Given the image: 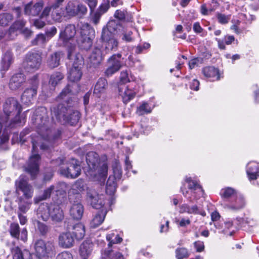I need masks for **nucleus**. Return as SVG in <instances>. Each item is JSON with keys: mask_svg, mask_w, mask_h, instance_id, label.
<instances>
[{"mask_svg": "<svg viewBox=\"0 0 259 259\" xmlns=\"http://www.w3.org/2000/svg\"><path fill=\"white\" fill-rule=\"evenodd\" d=\"M32 121L37 128L38 134L45 140L40 145V148L42 150H49L50 142L59 138L61 134V131L57 130L52 135L47 110L44 107H39L36 109L32 117Z\"/></svg>", "mask_w": 259, "mask_h": 259, "instance_id": "f257e3e1", "label": "nucleus"}, {"mask_svg": "<svg viewBox=\"0 0 259 259\" xmlns=\"http://www.w3.org/2000/svg\"><path fill=\"white\" fill-rule=\"evenodd\" d=\"M3 111L4 116H0V124L7 123L11 117L15 116L11 120L10 126L12 123H18L20 122V115L22 111V106L18 100L13 97L7 99L3 104ZM3 132H2V134Z\"/></svg>", "mask_w": 259, "mask_h": 259, "instance_id": "f03ea898", "label": "nucleus"}, {"mask_svg": "<svg viewBox=\"0 0 259 259\" xmlns=\"http://www.w3.org/2000/svg\"><path fill=\"white\" fill-rule=\"evenodd\" d=\"M38 215L39 220L35 221L34 223V225L37 227H47L40 222V219L47 221L50 215L53 221L57 222L61 221L64 218L63 210L58 205H53L51 207L47 204L40 205L38 209Z\"/></svg>", "mask_w": 259, "mask_h": 259, "instance_id": "7ed1b4c3", "label": "nucleus"}, {"mask_svg": "<svg viewBox=\"0 0 259 259\" xmlns=\"http://www.w3.org/2000/svg\"><path fill=\"white\" fill-rule=\"evenodd\" d=\"M74 48L75 47L73 46L68 50V59H72L73 57H74L72 66L68 71V78L72 82H77L80 80L82 75V68L83 66L84 61L80 54H74Z\"/></svg>", "mask_w": 259, "mask_h": 259, "instance_id": "20e7f679", "label": "nucleus"}, {"mask_svg": "<svg viewBox=\"0 0 259 259\" xmlns=\"http://www.w3.org/2000/svg\"><path fill=\"white\" fill-rule=\"evenodd\" d=\"M86 161L89 169L91 171H95L99 165L100 167L98 170V174L101 178V180L105 181L108 172V165L106 161L102 163L100 162L99 155L93 151L89 152L86 155Z\"/></svg>", "mask_w": 259, "mask_h": 259, "instance_id": "39448f33", "label": "nucleus"}, {"mask_svg": "<svg viewBox=\"0 0 259 259\" xmlns=\"http://www.w3.org/2000/svg\"><path fill=\"white\" fill-rule=\"evenodd\" d=\"M94 29L88 23H83L80 27V35L76 41L81 49L89 50L93 44V39L95 37Z\"/></svg>", "mask_w": 259, "mask_h": 259, "instance_id": "423d86ee", "label": "nucleus"}, {"mask_svg": "<svg viewBox=\"0 0 259 259\" xmlns=\"http://www.w3.org/2000/svg\"><path fill=\"white\" fill-rule=\"evenodd\" d=\"M42 54L37 51L28 53L23 62L24 68L28 72H34L38 70L42 62Z\"/></svg>", "mask_w": 259, "mask_h": 259, "instance_id": "0eeeda50", "label": "nucleus"}, {"mask_svg": "<svg viewBox=\"0 0 259 259\" xmlns=\"http://www.w3.org/2000/svg\"><path fill=\"white\" fill-rule=\"evenodd\" d=\"M65 16L74 17L76 15L82 16L87 13V7L77 1H70L65 7Z\"/></svg>", "mask_w": 259, "mask_h": 259, "instance_id": "6e6552de", "label": "nucleus"}, {"mask_svg": "<svg viewBox=\"0 0 259 259\" xmlns=\"http://www.w3.org/2000/svg\"><path fill=\"white\" fill-rule=\"evenodd\" d=\"M70 108V106L63 103L52 106L51 107L52 118H56L58 122L64 124L65 121L67 120V115L69 113Z\"/></svg>", "mask_w": 259, "mask_h": 259, "instance_id": "1a4fd4ad", "label": "nucleus"}, {"mask_svg": "<svg viewBox=\"0 0 259 259\" xmlns=\"http://www.w3.org/2000/svg\"><path fill=\"white\" fill-rule=\"evenodd\" d=\"M81 172V167L79 161L72 158L67 163L66 167H61L60 173L67 178L74 179L78 177Z\"/></svg>", "mask_w": 259, "mask_h": 259, "instance_id": "9d476101", "label": "nucleus"}, {"mask_svg": "<svg viewBox=\"0 0 259 259\" xmlns=\"http://www.w3.org/2000/svg\"><path fill=\"white\" fill-rule=\"evenodd\" d=\"M81 199H80L79 195H77L76 198L71 196L69 198V201L71 204L69 209L70 216L73 220L78 221L82 217L84 208L81 202Z\"/></svg>", "mask_w": 259, "mask_h": 259, "instance_id": "9b49d317", "label": "nucleus"}, {"mask_svg": "<svg viewBox=\"0 0 259 259\" xmlns=\"http://www.w3.org/2000/svg\"><path fill=\"white\" fill-rule=\"evenodd\" d=\"M15 187L18 194H19V192L21 191L25 199H29L32 197L33 188L24 177L21 176L15 181Z\"/></svg>", "mask_w": 259, "mask_h": 259, "instance_id": "f8f14e48", "label": "nucleus"}, {"mask_svg": "<svg viewBox=\"0 0 259 259\" xmlns=\"http://www.w3.org/2000/svg\"><path fill=\"white\" fill-rule=\"evenodd\" d=\"M121 56V54L118 53L113 55L108 59L107 68L105 71L106 76H111L120 70L122 67Z\"/></svg>", "mask_w": 259, "mask_h": 259, "instance_id": "ddd939ff", "label": "nucleus"}, {"mask_svg": "<svg viewBox=\"0 0 259 259\" xmlns=\"http://www.w3.org/2000/svg\"><path fill=\"white\" fill-rule=\"evenodd\" d=\"M40 161V156L34 153L32 154L27 162L25 170L31 175L32 179H34L38 173Z\"/></svg>", "mask_w": 259, "mask_h": 259, "instance_id": "4468645a", "label": "nucleus"}, {"mask_svg": "<svg viewBox=\"0 0 259 259\" xmlns=\"http://www.w3.org/2000/svg\"><path fill=\"white\" fill-rule=\"evenodd\" d=\"M36 256L40 257H45L53 250V245L50 242H45L42 240H38L34 244Z\"/></svg>", "mask_w": 259, "mask_h": 259, "instance_id": "2eb2a0df", "label": "nucleus"}, {"mask_svg": "<svg viewBox=\"0 0 259 259\" xmlns=\"http://www.w3.org/2000/svg\"><path fill=\"white\" fill-rule=\"evenodd\" d=\"M119 26L120 25L115 20L109 21L106 27H104L102 29V39L105 42L115 38L113 35Z\"/></svg>", "mask_w": 259, "mask_h": 259, "instance_id": "dca6fc26", "label": "nucleus"}, {"mask_svg": "<svg viewBox=\"0 0 259 259\" xmlns=\"http://www.w3.org/2000/svg\"><path fill=\"white\" fill-rule=\"evenodd\" d=\"M44 6V3L42 1H39L35 3L30 2L25 6L24 13L26 15L31 16L40 15L41 12L43 11Z\"/></svg>", "mask_w": 259, "mask_h": 259, "instance_id": "f3484780", "label": "nucleus"}, {"mask_svg": "<svg viewBox=\"0 0 259 259\" xmlns=\"http://www.w3.org/2000/svg\"><path fill=\"white\" fill-rule=\"evenodd\" d=\"M87 197L91 205L95 209H101L103 207L105 204L104 196L103 195H99L96 191H91L88 192Z\"/></svg>", "mask_w": 259, "mask_h": 259, "instance_id": "a211bd4d", "label": "nucleus"}, {"mask_svg": "<svg viewBox=\"0 0 259 259\" xmlns=\"http://www.w3.org/2000/svg\"><path fill=\"white\" fill-rule=\"evenodd\" d=\"M76 33V29L74 25H67L63 30H61L59 34V39L63 42L65 46H67L69 41L71 40Z\"/></svg>", "mask_w": 259, "mask_h": 259, "instance_id": "6ab92c4d", "label": "nucleus"}, {"mask_svg": "<svg viewBox=\"0 0 259 259\" xmlns=\"http://www.w3.org/2000/svg\"><path fill=\"white\" fill-rule=\"evenodd\" d=\"M25 81L26 77L23 73H16L11 77L9 87L12 91L18 90L23 87Z\"/></svg>", "mask_w": 259, "mask_h": 259, "instance_id": "aec40b11", "label": "nucleus"}, {"mask_svg": "<svg viewBox=\"0 0 259 259\" xmlns=\"http://www.w3.org/2000/svg\"><path fill=\"white\" fill-rule=\"evenodd\" d=\"M14 57L13 53L10 51H7L3 55L1 62V72L2 77H4L5 72L8 71L11 65L13 63Z\"/></svg>", "mask_w": 259, "mask_h": 259, "instance_id": "412c9836", "label": "nucleus"}, {"mask_svg": "<svg viewBox=\"0 0 259 259\" xmlns=\"http://www.w3.org/2000/svg\"><path fill=\"white\" fill-rule=\"evenodd\" d=\"M74 243V237L71 232V230H68L65 232H63L59 236V245L64 248H70L73 246Z\"/></svg>", "mask_w": 259, "mask_h": 259, "instance_id": "4be33fe9", "label": "nucleus"}, {"mask_svg": "<svg viewBox=\"0 0 259 259\" xmlns=\"http://www.w3.org/2000/svg\"><path fill=\"white\" fill-rule=\"evenodd\" d=\"M36 86L26 89L21 96V101L24 104L29 105L32 104L37 94Z\"/></svg>", "mask_w": 259, "mask_h": 259, "instance_id": "5701e85b", "label": "nucleus"}, {"mask_svg": "<svg viewBox=\"0 0 259 259\" xmlns=\"http://www.w3.org/2000/svg\"><path fill=\"white\" fill-rule=\"evenodd\" d=\"M85 186L84 182L81 179L77 180L72 186L71 189L68 192V197L73 196L74 198L77 197V195H79L80 199H81L80 192L84 191Z\"/></svg>", "mask_w": 259, "mask_h": 259, "instance_id": "b1692460", "label": "nucleus"}, {"mask_svg": "<svg viewBox=\"0 0 259 259\" xmlns=\"http://www.w3.org/2000/svg\"><path fill=\"white\" fill-rule=\"evenodd\" d=\"M93 247V243L89 240L84 241L81 244L79 252L82 259H90Z\"/></svg>", "mask_w": 259, "mask_h": 259, "instance_id": "393cba45", "label": "nucleus"}, {"mask_svg": "<svg viewBox=\"0 0 259 259\" xmlns=\"http://www.w3.org/2000/svg\"><path fill=\"white\" fill-rule=\"evenodd\" d=\"M62 53L61 52H55L49 55L47 60V64L49 68L54 69L60 65Z\"/></svg>", "mask_w": 259, "mask_h": 259, "instance_id": "a878e982", "label": "nucleus"}, {"mask_svg": "<svg viewBox=\"0 0 259 259\" xmlns=\"http://www.w3.org/2000/svg\"><path fill=\"white\" fill-rule=\"evenodd\" d=\"M246 172L250 180H255L259 177V166L255 162H250L246 167Z\"/></svg>", "mask_w": 259, "mask_h": 259, "instance_id": "bb28decb", "label": "nucleus"}, {"mask_svg": "<svg viewBox=\"0 0 259 259\" xmlns=\"http://www.w3.org/2000/svg\"><path fill=\"white\" fill-rule=\"evenodd\" d=\"M50 12L51 8L49 7H45L39 16V18L35 19L33 20V25L38 29L43 28L46 25V23L43 19L46 18Z\"/></svg>", "mask_w": 259, "mask_h": 259, "instance_id": "cd10ccee", "label": "nucleus"}, {"mask_svg": "<svg viewBox=\"0 0 259 259\" xmlns=\"http://www.w3.org/2000/svg\"><path fill=\"white\" fill-rule=\"evenodd\" d=\"M104 54L102 52L101 49L96 47L93 49L90 57V61L94 66L99 65L102 61Z\"/></svg>", "mask_w": 259, "mask_h": 259, "instance_id": "c85d7f7f", "label": "nucleus"}, {"mask_svg": "<svg viewBox=\"0 0 259 259\" xmlns=\"http://www.w3.org/2000/svg\"><path fill=\"white\" fill-rule=\"evenodd\" d=\"M245 205V201L243 196L241 194H237L228 207L232 210H237L244 207Z\"/></svg>", "mask_w": 259, "mask_h": 259, "instance_id": "c756f323", "label": "nucleus"}, {"mask_svg": "<svg viewBox=\"0 0 259 259\" xmlns=\"http://www.w3.org/2000/svg\"><path fill=\"white\" fill-rule=\"evenodd\" d=\"M108 87V82L107 80L103 77H100L95 85L94 94L97 96H99L102 93L105 92Z\"/></svg>", "mask_w": 259, "mask_h": 259, "instance_id": "7c9ffc66", "label": "nucleus"}, {"mask_svg": "<svg viewBox=\"0 0 259 259\" xmlns=\"http://www.w3.org/2000/svg\"><path fill=\"white\" fill-rule=\"evenodd\" d=\"M80 117V113L77 111L73 110L70 107L69 113L67 115V120L65 121L64 124L68 123L71 125H74L78 122Z\"/></svg>", "mask_w": 259, "mask_h": 259, "instance_id": "2f4dec72", "label": "nucleus"}, {"mask_svg": "<svg viewBox=\"0 0 259 259\" xmlns=\"http://www.w3.org/2000/svg\"><path fill=\"white\" fill-rule=\"evenodd\" d=\"M106 213V210L104 209L99 211L92 219L91 227H98L101 225L104 220Z\"/></svg>", "mask_w": 259, "mask_h": 259, "instance_id": "473e14b6", "label": "nucleus"}, {"mask_svg": "<svg viewBox=\"0 0 259 259\" xmlns=\"http://www.w3.org/2000/svg\"><path fill=\"white\" fill-rule=\"evenodd\" d=\"M185 181L189 184L188 187L191 190L192 193H198L199 196L203 194L201 187L196 182L193 181L190 177L186 178Z\"/></svg>", "mask_w": 259, "mask_h": 259, "instance_id": "72a5a7b5", "label": "nucleus"}, {"mask_svg": "<svg viewBox=\"0 0 259 259\" xmlns=\"http://www.w3.org/2000/svg\"><path fill=\"white\" fill-rule=\"evenodd\" d=\"M72 85L68 84L65 88L62 91L58 96V98L60 100H64L65 102H69L68 99L70 98V95L72 92Z\"/></svg>", "mask_w": 259, "mask_h": 259, "instance_id": "f704fd0d", "label": "nucleus"}, {"mask_svg": "<svg viewBox=\"0 0 259 259\" xmlns=\"http://www.w3.org/2000/svg\"><path fill=\"white\" fill-rule=\"evenodd\" d=\"M105 42L104 52L106 54L110 53L112 51H116L117 50L118 42L116 39H111L105 41Z\"/></svg>", "mask_w": 259, "mask_h": 259, "instance_id": "c9c22d12", "label": "nucleus"}, {"mask_svg": "<svg viewBox=\"0 0 259 259\" xmlns=\"http://www.w3.org/2000/svg\"><path fill=\"white\" fill-rule=\"evenodd\" d=\"M18 209L20 213H25L30 208L31 202L27 200L25 201L22 196H20L18 198Z\"/></svg>", "mask_w": 259, "mask_h": 259, "instance_id": "e433bc0d", "label": "nucleus"}, {"mask_svg": "<svg viewBox=\"0 0 259 259\" xmlns=\"http://www.w3.org/2000/svg\"><path fill=\"white\" fill-rule=\"evenodd\" d=\"M116 191L115 179L114 177L110 176L106 183V192L107 194L113 195Z\"/></svg>", "mask_w": 259, "mask_h": 259, "instance_id": "4c0bfd02", "label": "nucleus"}, {"mask_svg": "<svg viewBox=\"0 0 259 259\" xmlns=\"http://www.w3.org/2000/svg\"><path fill=\"white\" fill-rule=\"evenodd\" d=\"M49 7L50 8V7ZM51 16L52 20L55 22H61L63 16L62 10L59 7L52 6L51 7Z\"/></svg>", "mask_w": 259, "mask_h": 259, "instance_id": "58836bf2", "label": "nucleus"}, {"mask_svg": "<svg viewBox=\"0 0 259 259\" xmlns=\"http://www.w3.org/2000/svg\"><path fill=\"white\" fill-rule=\"evenodd\" d=\"M63 74L60 72H56L50 77L49 83L53 87H56L63 79Z\"/></svg>", "mask_w": 259, "mask_h": 259, "instance_id": "ea45409f", "label": "nucleus"}, {"mask_svg": "<svg viewBox=\"0 0 259 259\" xmlns=\"http://www.w3.org/2000/svg\"><path fill=\"white\" fill-rule=\"evenodd\" d=\"M180 212L196 214L198 212V207L196 205L190 206L187 204H183L180 206Z\"/></svg>", "mask_w": 259, "mask_h": 259, "instance_id": "a19ab883", "label": "nucleus"}, {"mask_svg": "<svg viewBox=\"0 0 259 259\" xmlns=\"http://www.w3.org/2000/svg\"><path fill=\"white\" fill-rule=\"evenodd\" d=\"M152 109L147 102H143L137 108V113L140 115L149 114L152 112Z\"/></svg>", "mask_w": 259, "mask_h": 259, "instance_id": "79ce46f5", "label": "nucleus"}, {"mask_svg": "<svg viewBox=\"0 0 259 259\" xmlns=\"http://www.w3.org/2000/svg\"><path fill=\"white\" fill-rule=\"evenodd\" d=\"M13 19V15L9 13L0 14V25L5 26L8 25Z\"/></svg>", "mask_w": 259, "mask_h": 259, "instance_id": "37998d69", "label": "nucleus"}, {"mask_svg": "<svg viewBox=\"0 0 259 259\" xmlns=\"http://www.w3.org/2000/svg\"><path fill=\"white\" fill-rule=\"evenodd\" d=\"M26 21L23 19L17 20L10 27L9 32L14 33L16 30L22 29L26 25Z\"/></svg>", "mask_w": 259, "mask_h": 259, "instance_id": "c03bdc74", "label": "nucleus"}, {"mask_svg": "<svg viewBox=\"0 0 259 259\" xmlns=\"http://www.w3.org/2000/svg\"><path fill=\"white\" fill-rule=\"evenodd\" d=\"M136 93L128 88L126 89L122 96V101L124 104H127L136 96Z\"/></svg>", "mask_w": 259, "mask_h": 259, "instance_id": "a18cd8bd", "label": "nucleus"}, {"mask_svg": "<svg viewBox=\"0 0 259 259\" xmlns=\"http://www.w3.org/2000/svg\"><path fill=\"white\" fill-rule=\"evenodd\" d=\"M71 232L74 239L81 240L84 236L85 232V228H72Z\"/></svg>", "mask_w": 259, "mask_h": 259, "instance_id": "49530a36", "label": "nucleus"}, {"mask_svg": "<svg viewBox=\"0 0 259 259\" xmlns=\"http://www.w3.org/2000/svg\"><path fill=\"white\" fill-rule=\"evenodd\" d=\"M55 187L53 185L51 186L50 187L45 190L44 193L35 199V201L38 202L40 201L46 200L50 197L51 194L54 191Z\"/></svg>", "mask_w": 259, "mask_h": 259, "instance_id": "de8ad7c7", "label": "nucleus"}, {"mask_svg": "<svg viewBox=\"0 0 259 259\" xmlns=\"http://www.w3.org/2000/svg\"><path fill=\"white\" fill-rule=\"evenodd\" d=\"M107 240L109 242L108 246L111 247L113 244L120 243L122 239L118 235H115L114 233L109 234L106 236Z\"/></svg>", "mask_w": 259, "mask_h": 259, "instance_id": "09e8293b", "label": "nucleus"}, {"mask_svg": "<svg viewBox=\"0 0 259 259\" xmlns=\"http://www.w3.org/2000/svg\"><path fill=\"white\" fill-rule=\"evenodd\" d=\"M133 32L131 30L127 28H124L122 32V40L125 41L127 42H132L134 40L135 38L132 36Z\"/></svg>", "mask_w": 259, "mask_h": 259, "instance_id": "8fccbe9b", "label": "nucleus"}, {"mask_svg": "<svg viewBox=\"0 0 259 259\" xmlns=\"http://www.w3.org/2000/svg\"><path fill=\"white\" fill-rule=\"evenodd\" d=\"M189 256V253L186 248H178L176 250V256L177 259H184Z\"/></svg>", "mask_w": 259, "mask_h": 259, "instance_id": "3c124183", "label": "nucleus"}, {"mask_svg": "<svg viewBox=\"0 0 259 259\" xmlns=\"http://www.w3.org/2000/svg\"><path fill=\"white\" fill-rule=\"evenodd\" d=\"M220 193L223 198H228L234 196L235 191L232 188L227 187L222 189Z\"/></svg>", "mask_w": 259, "mask_h": 259, "instance_id": "603ef678", "label": "nucleus"}, {"mask_svg": "<svg viewBox=\"0 0 259 259\" xmlns=\"http://www.w3.org/2000/svg\"><path fill=\"white\" fill-rule=\"evenodd\" d=\"M203 63V59L201 57L195 58L190 60L189 62V67L190 69H192L199 66L200 64Z\"/></svg>", "mask_w": 259, "mask_h": 259, "instance_id": "864d4df0", "label": "nucleus"}, {"mask_svg": "<svg viewBox=\"0 0 259 259\" xmlns=\"http://www.w3.org/2000/svg\"><path fill=\"white\" fill-rule=\"evenodd\" d=\"M114 16L119 20H124L128 16V13L124 10H117L115 11Z\"/></svg>", "mask_w": 259, "mask_h": 259, "instance_id": "5fc2aeb1", "label": "nucleus"}, {"mask_svg": "<svg viewBox=\"0 0 259 259\" xmlns=\"http://www.w3.org/2000/svg\"><path fill=\"white\" fill-rule=\"evenodd\" d=\"M46 41V36L43 34H39L32 40V45H39L44 44Z\"/></svg>", "mask_w": 259, "mask_h": 259, "instance_id": "6e6d98bb", "label": "nucleus"}, {"mask_svg": "<svg viewBox=\"0 0 259 259\" xmlns=\"http://www.w3.org/2000/svg\"><path fill=\"white\" fill-rule=\"evenodd\" d=\"M9 140V135L5 131L2 134V125L0 124V146L7 142Z\"/></svg>", "mask_w": 259, "mask_h": 259, "instance_id": "4d7b16f0", "label": "nucleus"}, {"mask_svg": "<svg viewBox=\"0 0 259 259\" xmlns=\"http://www.w3.org/2000/svg\"><path fill=\"white\" fill-rule=\"evenodd\" d=\"M217 19L219 23L225 24H227L230 19V16H226L224 14L218 13L217 14Z\"/></svg>", "mask_w": 259, "mask_h": 259, "instance_id": "13d9d810", "label": "nucleus"}, {"mask_svg": "<svg viewBox=\"0 0 259 259\" xmlns=\"http://www.w3.org/2000/svg\"><path fill=\"white\" fill-rule=\"evenodd\" d=\"M108 256L110 259H124L123 256L121 253L112 250L108 251Z\"/></svg>", "mask_w": 259, "mask_h": 259, "instance_id": "bf43d9fd", "label": "nucleus"}, {"mask_svg": "<svg viewBox=\"0 0 259 259\" xmlns=\"http://www.w3.org/2000/svg\"><path fill=\"white\" fill-rule=\"evenodd\" d=\"M131 79L128 76V73L127 71H122L120 73V81L123 83H125L131 81V80H133L132 77L131 76Z\"/></svg>", "mask_w": 259, "mask_h": 259, "instance_id": "052dcab7", "label": "nucleus"}, {"mask_svg": "<svg viewBox=\"0 0 259 259\" xmlns=\"http://www.w3.org/2000/svg\"><path fill=\"white\" fill-rule=\"evenodd\" d=\"M221 73L218 68H211V81H216L220 79Z\"/></svg>", "mask_w": 259, "mask_h": 259, "instance_id": "680f3d73", "label": "nucleus"}, {"mask_svg": "<svg viewBox=\"0 0 259 259\" xmlns=\"http://www.w3.org/2000/svg\"><path fill=\"white\" fill-rule=\"evenodd\" d=\"M56 259H73V256L69 252L66 251L58 254Z\"/></svg>", "mask_w": 259, "mask_h": 259, "instance_id": "e2e57ef3", "label": "nucleus"}, {"mask_svg": "<svg viewBox=\"0 0 259 259\" xmlns=\"http://www.w3.org/2000/svg\"><path fill=\"white\" fill-rule=\"evenodd\" d=\"M30 132V131L29 128L25 129L23 131H22L19 136L20 138V143L21 144H23L25 143V142L26 141V139L25 138V137L29 134Z\"/></svg>", "mask_w": 259, "mask_h": 259, "instance_id": "0e129e2a", "label": "nucleus"}, {"mask_svg": "<svg viewBox=\"0 0 259 259\" xmlns=\"http://www.w3.org/2000/svg\"><path fill=\"white\" fill-rule=\"evenodd\" d=\"M84 2L87 3L89 6L91 12H93L94 9L96 7L98 3L97 0H82Z\"/></svg>", "mask_w": 259, "mask_h": 259, "instance_id": "69168bd1", "label": "nucleus"}, {"mask_svg": "<svg viewBox=\"0 0 259 259\" xmlns=\"http://www.w3.org/2000/svg\"><path fill=\"white\" fill-rule=\"evenodd\" d=\"M57 32V28L55 26H52L46 31V35L49 38L53 37Z\"/></svg>", "mask_w": 259, "mask_h": 259, "instance_id": "338daca9", "label": "nucleus"}, {"mask_svg": "<svg viewBox=\"0 0 259 259\" xmlns=\"http://www.w3.org/2000/svg\"><path fill=\"white\" fill-rule=\"evenodd\" d=\"M109 8V2L107 0L106 2L101 5L97 11L103 14L107 11Z\"/></svg>", "mask_w": 259, "mask_h": 259, "instance_id": "774afa93", "label": "nucleus"}]
</instances>
